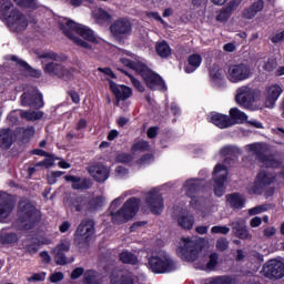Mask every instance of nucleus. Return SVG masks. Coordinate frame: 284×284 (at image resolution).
Listing matches in <instances>:
<instances>
[{
    "label": "nucleus",
    "mask_w": 284,
    "mask_h": 284,
    "mask_svg": "<svg viewBox=\"0 0 284 284\" xmlns=\"http://www.w3.org/2000/svg\"><path fill=\"white\" fill-rule=\"evenodd\" d=\"M176 254L186 263L197 261L195 265L197 270H202L203 272H215L219 265V254H204L203 250L199 247V244L190 237H182L180 240Z\"/></svg>",
    "instance_id": "obj_1"
},
{
    "label": "nucleus",
    "mask_w": 284,
    "mask_h": 284,
    "mask_svg": "<svg viewBox=\"0 0 284 284\" xmlns=\"http://www.w3.org/2000/svg\"><path fill=\"white\" fill-rule=\"evenodd\" d=\"M60 28L68 39L85 50H92L90 43H101V39L94 34V31L83 24L68 20V18L60 20Z\"/></svg>",
    "instance_id": "obj_2"
},
{
    "label": "nucleus",
    "mask_w": 284,
    "mask_h": 284,
    "mask_svg": "<svg viewBox=\"0 0 284 284\" xmlns=\"http://www.w3.org/2000/svg\"><path fill=\"white\" fill-rule=\"evenodd\" d=\"M123 203V199H115L110 206V214L113 223H125L130 221V219H134L136 216V212H139V199L132 197L128 200L123 207L116 211V207Z\"/></svg>",
    "instance_id": "obj_3"
},
{
    "label": "nucleus",
    "mask_w": 284,
    "mask_h": 284,
    "mask_svg": "<svg viewBox=\"0 0 284 284\" xmlns=\"http://www.w3.org/2000/svg\"><path fill=\"white\" fill-rule=\"evenodd\" d=\"M179 264L165 251L153 253L148 261V268L153 274H168L174 272Z\"/></svg>",
    "instance_id": "obj_4"
},
{
    "label": "nucleus",
    "mask_w": 284,
    "mask_h": 284,
    "mask_svg": "<svg viewBox=\"0 0 284 284\" xmlns=\"http://www.w3.org/2000/svg\"><path fill=\"white\" fill-rule=\"evenodd\" d=\"M235 101L246 110H261V91H256L250 87H241L236 91Z\"/></svg>",
    "instance_id": "obj_5"
},
{
    "label": "nucleus",
    "mask_w": 284,
    "mask_h": 284,
    "mask_svg": "<svg viewBox=\"0 0 284 284\" xmlns=\"http://www.w3.org/2000/svg\"><path fill=\"white\" fill-rule=\"evenodd\" d=\"M245 151L248 154H253L254 156H258L263 168H278V161L274 159L272 155H263L267 152V144L263 143H253L247 144L245 146Z\"/></svg>",
    "instance_id": "obj_6"
},
{
    "label": "nucleus",
    "mask_w": 284,
    "mask_h": 284,
    "mask_svg": "<svg viewBox=\"0 0 284 284\" xmlns=\"http://www.w3.org/2000/svg\"><path fill=\"white\" fill-rule=\"evenodd\" d=\"M43 71L45 74H50V77H58V79H62V81H72V79H74V72H77V69H68L57 62H48L43 65Z\"/></svg>",
    "instance_id": "obj_7"
},
{
    "label": "nucleus",
    "mask_w": 284,
    "mask_h": 284,
    "mask_svg": "<svg viewBox=\"0 0 284 284\" xmlns=\"http://www.w3.org/2000/svg\"><path fill=\"white\" fill-rule=\"evenodd\" d=\"M140 74L150 90H165V82L159 74L150 70L145 64H139Z\"/></svg>",
    "instance_id": "obj_8"
},
{
    "label": "nucleus",
    "mask_w": 284,
    "mask_h": 284,
    "mask_svg": "<svg viewBox=\"0 0 284 284\" xmlns=\"http://www.w3.org/2000/svg\"><path fill=\"white\" fill-rule=\"evenodd\" d=\"M225 181H227V168L223 164H217L213 171V190L215 196L225 194Z\"/></svg>",
    "instance_id": "obj_9"
},
{
    "label": "nucleus",
    "mask_w": 284,
    "mask_h": 284,
    "mask_svg": "<svg viewBox=\"0 0 284 284\" xmlns=\"http://www.w3.org/2000/svg\"><path fill=\"white\" fill-rule=\"evenodd\" d=\"M252 72L250 67L245 64H231L227 68L226 77L231 83H240V81L247 80L251 77Z\"/></svg>",
    "instance_id": "obj_10"
},
{
    "label": "nucleus",
    "mask_w": 284,
    "mask_h": 284,
    "mask_svg": "<svg viewBox=\"0 0 284 284\" xmlns=\"http://www.w3.org/2000/svg\"><path fill=\"white\" fill-rule=\"evenodd\" d=\"M4 26L10 30V32H23L28 30V18L18 9L11 17L3 22Z\"/></svg>",
    "instance_id": "obj_11"
},
{
    "label": "nucleus",
    "mask_w": 284,
    "mask_h": 284,
    "mask_svg": "<svg viewBox=\"0 0 284 284\" xmlns=\"http://www.w3.org/2000/svg\"><path fill=\"white\" fill-rule=\"evenodd\" d=\"M264 108L272 110L275 108L276 102L283 94V87L281 84H270L264 90Z\"/></svg>",
    "instance_id": "obj_12"
},
{
    "label": "nucleus",
    "mask_w": 284,
    "mask_h": 284,
    "mask_svg": "<svg viewBox=\"0 0 284 284\" xmlns=\"http://www.w3.org/2000/svg\"><path fill=\"white\" fill-rule=\"evenodd\" d=\"M263 276L266 278H283L284 276V264L278 260H271L266 262L262 270Z\"/></svg>",
    "instance_id": "obj_13"
},
{
    "label": "nucleus",
    "mask_w": 284,
    "mask_h": 284,
    "mask_svg": "<svg viewBox=\"0 0 284 284\" xmlns=\"http://www.w3.org/2000/svg\"><path fill=\"white\" fill-rule=\"evenodd\" d=\"M146 206L152 214H161L163 212V196L159 193V189H152L146 194Z\"/></svg>",
    "instance_id": "obj_14"
},
{
    "label": "nucleus",
    "mask_w": 284,
    "mask_h": 284,
    "mask_svg": "<svg viewBox=\"0 0 284 284\" xmlns=\"http://www.w3.org/2000/svg\"><path fill=\"white\" fill-rule=\"evenodd\" d=\"M202 185L203 181L196 179L187 180L183 185V192H185V194L192 199V207H199V199H196V195L194 194H199V192H201Z\"/></svg>",
    "instance_id": "obj_15"
},
{
    "label": "nucleus",
    "mask_w": 284,
    "mask_h": 284,
    "mask_svg": "<svg viewBox=\"0 0 284 284\" xmlns=\"http://www.w3.org/2000/svg\"><path fill=\"white\" fill-rule=\"evenodd\" d=\"M93 235L94 222H92V220H87L79 225L75 232V241H78V243H88Z\"/></svg>",
    "instance_id": "obj_16"
},
{
    "label": "nucleus",
    "mask_w": 284,
    "mask_h": 284,
    "mask_svg": "<svg viewBox=\"0 0 284 284\" xmlns=\"http://www.w3.org/2000/svg\"><path fill=\"white\" fill-rule=\"evenodd\" d=\"M20 223L23 230H30L32 226L28 223H32V216H34V206L28 202H20Z\"/></svg>",
    "instance_id": "obj_17"
},
{
    "label": "nucleus",
    "mask_w": 284,
    "mask_h": 284,
    "mask_svg": "<svg viewBox=\"0 0 284 284\" xmlns=\"http://www.w3.org/2000/svg\"><path fill=\"white\" fill-rule=\"evenodd\" d=\"M113 37H125L132 32V23L125 18L115 20L110 27Z\"/></svg>",
    "instance_id": "obj_18"
},
{
    "label": "nucleus",
    "mask_w": 284,
    "mask_h": 284,
    "mask_svg": "<svg viewBox=\"0 0 284 284\" xmlns=\"http://www.w3.org/2000/svg\"><path fill=\"white\" fill-rule=\"evenodd\" d=\"M110 90L116 98V104L121 105V101H128L132 97V89L123 84H116L112 80H109Z\"/></svg>",
    "instance_id": "obj_19"
},
{
    "label": "nucleus",
    "mask_w": 284,
    "mask_h": 284,
    "mask_svg": "<svg viewBox=\"0 0 284 284\" xmlns=\"http://www.w3.org/2000/svg\"><path fill=\"white\" fill-rule=\"evenodd\" d=\"M229 114L232 125H236V123H247L248 125H253V128H263V124L255 120L247 121V114L236 108L231 109Z\"/></svg>",
    "instance_id": "obj_20"
},
{
    "label": "nucleus",
    "mask_w": 284,
    "mask_h": 284,
    "mask_svg": "<svg viewBox=\"0 0 284 284\" xmlns=\"http://www.w3.org/2000/svg\"><path fill=\"white\" fill-rule=\"evenodd\" d=\"M21 103L31 108H43V97L37 89H33L31 93L22 94Z\"/></svg>",
    "instance_id": "obj_21"
},
{
    "label": "nucleus",
    "mask_w": 284,
    "mask_h": 284,
    "mask_svg": "<svg viewBox=\"0 0 284 284\" xmlns=\"http://www.w3.org/2000/svg\"><path fill=\"white\" fill-rule=\"evenodd\" d=\"M274 174L270 171H261L257 174L256 181H255V189L253 191H250L251 194H258V189L265 187V185H270L274 183Z\"/></svg>",
    "instance_id": "obj_22"
},
{
    "label": "nucleus",
    "mask_w": 284,
    "mask_h": 284,
    "mask_svg": "<svg viewBox=\"0 0 284 284\" xmlns=\"http://www.w3.org/2000/svg\"><path fill=\"white\" fill-rule=\"evenodd\" d=\"M89 173L99 183H103V181H108L110 176V169L103 164H94L89 168Z\"/></svg>",
    "instance_id": "obj_23"
},
{
    "label": "nucleus",
    "mask_w": 284,
    "mask_h": 284,
    "mask_svg": "<svg viewBox=\"0 0 284 284\" xmlns=\"http://www.w3.org/2000/svg\"><path fill=\"white\" fill-rule=\"evenodd\" d=\"M65 252H70V241L63 240L60 244L53 250L54 261L58 265H65L68 260L65 258Z\"/></svg>",
    "instance_id": "obj_24"
},
{
    "label": "nucleus",
    "mask_w": 284,
    "mask_h": 284,
    "mask_svg": "<svg viewBox=\"0 0 284 284\" xmlns=\"http://www.w3.org/2000/svg\"><path fill=\"white\" fill-rule=\"evenodd\" d=\"M12 203L6 193H0V223H6L12 213Z\"/></svg>",
    "instance_id": "obj_25"
},
{
    "label": "nucleus",
    "mask_w": 284,
    "mask_h": 284,
    "mask_svg": "<svg viewBox=\"0 0 284 284\" xmlns=\"http://www.w3.org/2000/svg\"><path fill=\"white\" fill-rule=\"evenodd\" d=\"M17 10L12 0H0V21L6 22Z\"/></svg>",
    "instance_id": "obj_26"
},
{
    "label": "nucleus",
    "mask_w": 284,
    "mask_h": 284,
    "mask_svg": "<svg viewBox=\"0 0 284 284\" xmlns=\"http://www.w3.org/2000/svg\"><path fill=\"white\" fill-rule=\"evenodd\" d=\"M119 57H120V61L126 68H131V70H135V72H141V67H139V65H143V62H141L139 60L135 61V62L130 60V59H132L134 57L131 52H129V51H120Z\"/></svg>",
    "instance_id": "obj_27"
},
{
    "label": "nucleus",
    "mask_w": 284,
    "mask_h": 284,
    "mask_svg": "<svg viewBox=\"0 0 284 284\" xmlns=\"http://www.w3.org/2000/svg\"><path fill=\"white\" fill-rule=\"evenodd\" d=\"M203 62V58L199 53H193L189 55L186 60V64L184 67V72L186 74H192V72H196L199 68H201V63Z\"/></svg>",
    "instance_id": "obj_28"
},
{
    "label": "nucleus",
    "mask_w": 284,
    "mask_h": 284,
    "mask_svg": "<svg viewBox=\"0 0 284 284\" xmlns=\"http://www.w3.org/2000/svg\"><path fill=\"white\" fill-rule=\"evenodd\" d=\"M226 205L229 207H233L234 210H242L245 207V196L241 195V193H231L225 195Z\"/></svg>",
    "instance_id": "obj_29"
},
{
    "label": "nucleus",
    "mask_w": 284,
    "mask_h": 284,
    "mask_svg": "<svg viewBox=\"0 0 284 284\" xmlns=\"http://www.w3.org/2000/svg\"><path fill=\"white\" fill-rule=\"evenodd\" d=\"M210 122L220 130H225V128H232V122L230 121V116L223 115L221 113H212L210 116Z\"/></svg>",
    "instance_id": "obj_30"
},
{
    "label": "nucleus",
    "mask_w": 284,
    "mask_h": 284,
    "mask_svg": "<svg viewBox=\"0 0 284 284\" xmlns=\"http://www.w3.org/2000/svg\"><path fill=\"white\" fill-rule=\"evenodd\" d=\"M178 225L182 227V230H192L194 227V215L182 212L178 215Z\"/></svg>",
    "instance_id": "obj_31"
},
{
    "label": "nucleus",
    "mask_w": 284,
    "mask_h": 284,
    "mask_svg": "<svg viewBox=\"0 0 284 284\" xmlns=\"http://www.w3.org/2000/svg\"><path fill=\"white\" fill-rule=\"evenodd\" d=\"M231 226L240 239H250V233L245 226V220L236 219L231 223Z\"/></svg>",
    "instance_id": "obj_32"
},
{
    "label": "nucleus",
    "mask_w": 284,
    "mask_h": 284,
    "mask_svg": "<svg viewBox=\"0 0 284 284\" xmlns=\"http://www.w3.org/2000/svg\"><path fill=\"white\" fill-rule=\"evenodd\" d=\"M12 132L9 129L0 130V148H2V150H9V148L12 146Z\"/></svg>",
    "instance_id": "obj_33"
},
{
    "label": "nucleus",
    "mask_w": 284,
    "mask_h": 284,
    "mask_svg": "<svg viewBox=\"0 0 284 284\" xmlns=\"http://www.w3.org/2000/svg\"><path fill=\"white\" fill-rule=\"evenodd\" d=\"M155 52L158 57H161V59H168L172 54V48H170V44L165 41H159L155 44Z\"/></svg>",
    "instance_id": "obj_34"
},
{
    "label": "nucleus",
    "mask_w": 284,
    "mask_h": 284,
    "mask_svg": "<svg viewBox=\"0 0 284 284\" xmlns=\"http://www.w3.org/2000/svg\"><path fill=\"white\" fill-rule=\"evenodd\" d=\"M92 17L97 21V23L100 24L108 23V21H111L112 19V17L101 8H95L92 11Z\"/></svg>",
    "instance_id": "obj_35"
},
{
    "label": "nucleus",
    "mask_w": 284,
    "mask_h": 284,
    "mask_svg": "<svg viewBox=\"0 0 284 284\" xmlns=\"http://www.w3.org/2000/svg\"><path fill=\"white\" fill-rule=\"evenodd\" d=\"M39 59H42V64L45 63V61H65L68 59L65 55H59L52 51H43L38 53Z\"/></svg>",
    "instance_id": "obj_36"
},
{
    "label": "nucleus",
    "mask_w": 284,
    "mask_h": 284,
    "mask_svg": "<svg viewBox=\"0 0 284 284\" xmlns=\"http://www.w3.org/2000/svg\"><path fill=\"white\" fill-rule=\"evenodd\" d=\"M236 281H234V277L222 275V276H215L206 280L204 284H235Z\"/></svg>",
    "instance_id": "obj_37"
},
{
    "label": "nucleus",
    "mask_w": 284,
    "mask_h": 284,
    "mask_svg": "<svg viewBox=\"0 0 284 284\" xmlns=\"http://www.w3.org/2000/svg\"><path fill=\"white\" fill-rule=\"evenodd\" d=\"M84 282L88 284H101L103 283V277L95 271H87L84 273Z\"/></svg>",
    "instance_id": "obj_38"
},
{
    "label": "nucleus",
    "mask_w": 284,
    "mask_h": 284,
    "mask_svg": "<svg viewBox=\"0 0 284 284\" xmlns=\"http://www.w3.org/2000/svg\"><path fill=\"white\" fill-rule=\"evenodd\" d=\"M17 241H19V236L16 233L8 232L7 230L0 232V242L3 244L17 243Z\"/></svg>",
    "instance_id": "obj_39"
},
{
    "label": "nucleus",
    "mask_w": 284,
    "mask_h": 284,
    "mask_svg": "<svg viewBox=\"0 0 284 284\" xmlns=\"http://www.w3.org/2000/svg\"><path fill=\"white\" fill-rule=\"evenodd\" d=\"M11 61H16L17 63H19V65H21V68H23L24 70H28L31 77H34L36 79H39V77H41V70L30 68L28 63L19 60L17 57L12 55Z\"/></svg>",
    "instance_id": "obj_40"
},
{
    "label": "nucleus",
    "mask_w": 284,
    "mask_h": 284,
    "mask_svg": "<svg viewBox=\"0 0 284 284\" xmlns=\"http://www.w3.org/2000/svg\"><path fill=\"white\" fill-rule=\"evenodd\" d=\"M150 151V144L145 140H140L133 143L132 154H141V152Z\"/></svg>",
    "instance_id": "obj_41"
},
{
    "label": "nucleus",
    "mask_w": 284,
    "mask_h": 284,
    "mask_svg": "<svg viewBox=\"0 0 284 284\" xmlns=\"http://www.w3.org/2000/svg\"><path fill=\"white\" fill-rule=\"evenodd\" d=\"M20 116L27 121H39L43 119V112L41 111H21Z\"/></svg>",
    "instance_id": "obj_42"
},
{
    "label": "nucleus",
    "mask_w": 284,
    "mask_h": 284,
    "mask_svg": "<svg viewBox=\"0 0 284 284\" xmlns=\"http://www.w3.org/2000/svg\"><path fill=\"white\" fill-rule=\"evenodd\" d=\"M120 261H122V263L136 265V263L139 262V258L136 257V255H134L130 251H123L122 253H120Z\"/></svg>",
    "instance_id": "obj_43"
},
{
    "label": "nucleus",
    "mask_w": 284,
    "mask_h": 284,
    "mask_svg": "<svg viewBox=\"0 0 284 284\" xmlns=\"http://www.w3.org/2000/svg\"><path fill=\"white\" fill-rule=\"evenodd\" d=\"M210 77L212 81H221L223 79V69L217 64H213L210 69Z\"/></svg>",
    "instance_id": "obj_44"
},
{
    "label": "nucleus",
    "mask_w": 284,
    "mask_h": 284,
    "mask_svg": "<svg viewBox=\"0 0 284 284\" xmlns=\"http://www.w3.org/2000/svg\"><path fill=\"white\" fill-rule=\"evenodd\" d=\"M64 181H68L69 183H72L73 190H83L85 187V184L83 181L80 180V178L67 175L64 176Z\"/></svg>",
    "instance_id": "obj_45"
},
{
    "label": "nucleus",
    "mask_w": 284,
    "mask_h": 284,
    "mask_svg": "<svg viewBox=\"0 0 284 284\" xmlns=\"http://www.w3.org/2000/svg\"><path fill=\"white\" fill-rule=\"evenodd\" d=\"M17 6H20V8H27L30 10H34L38 6L39 2L37 0H13Z\"/></svg>",
    "instance_id": "obj_46"
},
{
    "label": "nucleus",
    "mask_w": 284,
    "mask_h": 284,
    "mask_svg": "<svg viewBox=\"0 0 284 284\" xmlns=\"http://www.w3.org/2000/svg\"><path fill=\"white\" fill-rule=\"evenodd\" d=\"M112 284H134V281L132 280V275H124L122 277H111Z\"/></svg>",
    "instance_id": "obj_47"
},
{
    "label": "nucleus",
    "mask_w": 284,
    "mask_h": 284,
    "mask_svg": "<svg viewBox=\"0 0 284 284\" xmlns=\"http://www.w3.org/2000/svg\"><path fill=\"white\" fill-rule=\"evenodd\" d=\"M59 176H63V172L61 171H52L48 174V183H50V185H54V183H57V179H59Z\"/></svg>",
    "instance_id": "obj_48"
},
{
    "label": "nucleus",
    "mask_w": 284,
    "mask_h": 284,
    "mask_svg": "<svg viewBox=\"0 0 284 284\" xmlns=\"http://www.w3.org/2000/svg\"><path fill=\"white\" fill-rule=\"evenodd\" d=\"M267 212V205H260L248 210L250 216H256V214H263Z\"/></svg>",
    "instance_id": "obj_49"
},
{
    "label": "nucleus",
    "mask_w": 284,
    "mask_h": 284,
    "mask_svg": "<svg viewBox=\"0 0 284 284\" xmlns=\"http://www.w3.org/2000/svg\"><path fill=\"white\" fill-rule=\"evenodd\" d=\"M256 17L253 8L248 7L242 11V19L252 20Z\"/></svg>",
    "instance_id": "obj_50"
},
{
    "label": "nucleus",
    "mask_w": 284,
    "mask_h": 284,
    "mask_svg": "<svg viewBox=\"0 0 284 284\" xmlns=\"http://www.w3.org/2000/svg\"><path fill=\"white\" fill-rule=\"evenodd\" d=\"M105 203V199L103 196L95 197L90 203V210H97V207H101Z\"/></svg>",
    "instance_id": "obj_51"
},
{
    "label": "nucleus",
    "mask_w": 284,
    "mask_h": 284,
    "mask_svg": "<svg viewBox=\"0 0 284 284\" xmlns=\"http://www.w3.org/2000/svg\"><path fill=\"white\" fill-rule=\"evenodd\" d=\"M43 165L44 168H52L54 165V156L49 155L42 162H39L36 168Z\"/></svg>",
    "instance_id": "obj_52"
},
{
    "label": "nucleus",
    "mask_w": 284,
    "mask_h": 284,
    "mask_svg": "<svg viewBox=\"0 0 284 284\" xmlns=\"http://www.w3.org/2000/svg\"><path fill=\"white\" fill-rule=\"evenodd\" d=\"M212 234H229L230 227L227 226H213L211 229Z\"/></svg>",
    "instance_id": "obj_53"
},
{
    "label": "nucleus",
    "mask_w": 284,
    "mask_h": 284,
    "mask_svg": "<svg viewBox=\"0 0 284 284\" xmlns=\"http://www.w3.org/2000/svg\"><path fill=\"white\" fill-rule=\"evenodd\" d=\"M264 6L265 3L263 2V0H257L251 6V8L253 9L255 14H258V12L263 10Z\"/></svg>",
    "instance_id": "obj_54"
},
{
    "label": "nucleus",
    "mask_w": 284,
    "mask_h": 284,
    "mask_svg": "<svg viewBox=\"0 0 284 284\" xmlns=\"http://www.w3.org/2000/svg\"><path fill=\"white\" fill-rule=\"evenodd\" d=\"M220 152L223 156H225L227 154H234V152H240V150L236 146H224Z\"/></svg>",
    "instance_id": "obj_55"
},
{
    "label": "nucleus",
    "mask_w": 284,
    "mask_h": 284,
    "mask_svg": "<svg viewBox=\"0 0 284 284\" xmlns=\"http://www.w3.org/2000/svg\"><path fill=\"white\" fill-rule=\"evenodd\" d=\"M274 68H276V61L267 60L264 62L263 69L266 70V72H273Z\"/></svg>",
    "instance_id": "obj_56"
},
{
    "label": "nucleus",
    "mask_w": 284,
    "mask_h": 284,
    "mask_svg": "<svg viewBox=\"0 0 284 284\" xmlns=\"http://www.w3.org/2000/svg\"><path fill=\"white\" fill-rule=\"evenodd\" d=\"M133 160H134V156H132L128 153H123V154L118 155V161L120 163H130Z\"/></svg>",
    "instance_id": "obj_57"
},
{
    "label": "nucleus",
    "mask_w": 284,
    "mask_h": 284,
    "mask_svg": "<svg viewBox=\"0 0 284 284\" xmlns=\"http://www.w3.org/2000/svg\"><path fill=\"white\" fill-rule=\"evenodd\" d=\"M131 82L139 92H145V87L136 78L130 75Z\"/></svg>",
    "instance_id": "obj_58"
},
{
    "label": "nucleus",
    "mask_w": 284,
    "mask_h": 284,
    "mask_svg": "<svg viewBox=\"0 0 284 284\" xmlns=\"http://www.w3.org/2000/svg\"><path fill=\"white\" fill-rule=\"evenodd\" d=\"M216 250H219L220 252H225V250H227V240L225 239L217 240Z\"/></svg>",
    "instance_id": "obj_59"
},
{
    "label": "nucleus",
    "mask_w": 284,
    "mask_h": 284,
    "mask_svg": "<svg viewBox=\"0 0 284 284\" xmlns=\"http://www.w3.org/2000/svg\"><path fill=\"white\" fill-rule=\"evenodd\" d=\"M263 234H264V236H266V239H272V236H274L276 234V227L268 226V227L264 229Z\"/></svg>",
    "instance_id": "obj_60"
},
{
    "label": "nucleus",
    "mask_w": 284,
    "mask_h": 284,
    "mask_svg": "<svg viewBox=\"0 0 284 284\" xmlns=\"http://www.w3.org/2000/svg\"><path fill=\"white\" fill-rule=\"evenodd\" d=\"M242 0H231L226 7L227 12H232V10H236L239 6H241Z\"/></svg>",
    "instance_id": "obj_61"
},
{
    "label": "nucleus",
    "mask_w": 284,
    "mask_h": 284,
    "mask_svg": "<svg viewBox=\"0 0 284 284\" xmlns=\"http://www.w3.org/2000/svg\"><path fill=\"white\" fill-rule=\"evenodd\" d=\"M59 281H63V273L57 272L50 275L51 283H59Z\"/></svg>",
    "instance_id": "obj_62"
},
{
    "label": "nucleus",
    "mask_w": 284,
    "mask_h": 284,
    "mask_svg": "<svg viewBox=\"0 0 284 284\" xmlns=\"http://www.w3.org/2000/svg\"><path fill=\"white\" fill-rule=\"evenodd\" d=\"M230 12L231 11H227V9L225 11H221L216 17V21H227V19H230Z\"/></svg>",
    "instance_id": "obj_63"
},
{
    "label": "nucleus",
    "mask_w": 284,
    "mask_h": 284,
    "mask_svg": "<svg viewBox=\"0 0 284 284\" xmlns=\"http://www.w3.org/2000/svg\"><path fill=\"white\" fill-rule=\"evenodd\" d=\"M28 281L29 283H32V281H45V273H36Z\"/></svg>",
    "instance_id": "obj_64"
}]
</instances>
